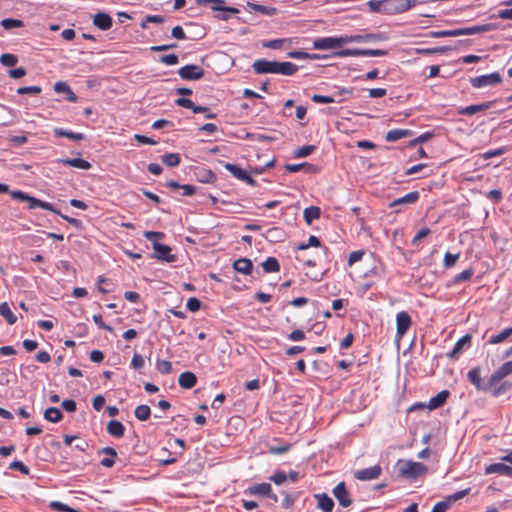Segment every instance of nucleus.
Wrapping results in <instances>:
<instances>
[{
    "label": "nucleus",
    "mask_w": 512,
    "mask_h": 512,
    "mask_svg": "<svg viewBox=\"0 0 512 512\" xmlns=\"http://www.w3.org/2000/svg\"><path fill=\"white\" fill-rule=\"evenodd\" d=\"M256 74H281L290 76L297 72L298 67L292 62L269 61L266 59L256 60L253 65Z\"/></svg>",
    "instance_id": "f257e3e1"
},
{
    "label": "nucleus",
    "mask_w": 512,
    "mask_h": 512,
    "mask_svg": "<svg viewBox=\"0 0 512 512\" xmlns=\"http://www.w3.org/2000/svg\"><path fill=\"white\" fill-rule=\"evenodd\" d=\"M490 29L491 25L485 24L451 30L432 31L430 32V36L433 38L457 37L462 35H474L482 32H487Z\"/></svg>",
    "instance_id": "f03ea898"
},
{
    "label": "nucleus",
    "mask_w": 512,
    "mask_h": 512,
    "mask_svg": "<svg viewBox=\"0 0 512 512\" xmlns=\"http://www.w3.org/2000/svg\"><path fill=\"white\" fill-rule=\"evenodd\" d=\"M399 474L408 479H415L427 472V467L420 463L412 460H399Z\"/></svg>",
    "instance_id": "7ed1b4c3"
},
{
    "label": "nucleus",
    "mask_w": 512,
    "mask_h": 512,
    "mask_svg": "<svg viewBox=\"0 0 512 512\" xmlns=\"http://www.w3.org/2000/svg\"><path fill=\"white\" fill-rule=\"evenodd\" d=\"M502 82V77L498 72H493L486 75L473 77L470 79V84L474 88H483L487 86H496Z\"/></svg>",
    "instance_id": "20e7f679"
},
{
    "label": "nucleus",
    "mask_w": 512,
    "mask_h": 512,
    "mask_svg": "<svg viewBox=\"0 0 512 512\" xmlns=\"http://www.w3.org/2000/svg\"><path fill=\"white\" fill-rule=\"evenodd\" d=\"M412 325V319L408 312L400 311L396 315V339L400 340L404 337Z\"/></svg>",
    "instance_id": "39448f33"
},
{
    "label": "nucleus",
    "mask_w": 512,
    "mask_h": 512,
    "mask_svg": "<svg viewBox=\"0 0 512 512\" xmlns=\"http://www.w3.org/2000/svg\"><path fill=\"white\" fill-rule=\"evenodd\" d=\"M337 55L345 57V56H369V57H381L387 55L386 50L382 49H344L337 53Z\"/></svg>",
    "instance_id": "423d86ee"
},
{
    "label": "nucleus",
    "mask_w": 512,
    "mask_h": 512,
    "mask_svg": "<svg viewBox=\"0 0 512 512\" xmlns=\"http://www.w3.org/2000/svg\"><path fill=\"white\" fill-rule=\"evenodd\" d=\"M205 74V71L202 67L195 64H189L186 66L181 67L178 70V75L183 80H199L201 79Z\"/></svg>",
    "instance_id": "0eeeda50"
},
{
    "label": "nucleus",
    "mask_w": 512,
    "mask_h": 512,
    "mask_svg": "<svg viewBox=\"0 0 512 512\" xmlns=\"http://www.w3.org/2000/svg\"><path fill=\"white\" fill-rule=\"evenodd\" d=\"M381 474L382 467L378 464L368 468L356 470L353 473L354 478L360 481H371L379 478Z\"/></svg>",
    "instance_id": "6e6552de"
},
{
    "label": "nucleus",
    "mask_w": 512,
    "mask_h": 512,
    "mask_svg": "<svg viewBox=\"0 0 512 512\" xmlns=\"http://www.w3.org/2000/svg\"><path fill=\"white\" fill-rule=\"evenodd\" d=\"M306 267H316L323 263H329V249L326 246L322 247V251L315 257H297Z\"/></svg>",
    "instance_id": "1a4fd4ad"
},
{
    "label": "nucleus",
    "mask_w": 512,
    "mask_h": 512,
    "mask_svg": "<svg viewBox=\"0 0 512 512\" xmlns=\"http://www.w3.org/2000/svg\"><path fill=\"white\" fill-rule=\"evenodd\" d=\"M512 374V361L503 363L497 370H495L488 380L489 386H494L503 380L505 377Z\"/></svg>",
    "instance_id": "9d476101"
},
{
    "label": "nucleus",
    "mask_w": 512,
    "mask_h": 512,
    "mask_svg": "<svg viewBox=\"0 0 512 512\" xmlns=\"http://www.w3.org/2000/svg\"><path fill=\"white\" fill-rule=\"evenodd\" d=\"M333 495L339 502V504L343 507H349L352 504V499L350 496V492L346 488L344 482H340L333 489Z\"/></svg>",
    "instance_id": "9b49d317"
},
{
    "label": "nucleus",
    "mask_w": 512,
    "mask_h": 512,
    "mask_svg": "<svg viewBox=\"0 0 512 512\" xmlns=\"http://www.w3.org/2000/svg\"><path fill=\"white\" fill-rule=\"evenodd\" d=\"M154 257L161 261L174 262L176 256L171 253V248L168 245L159 242L153 243Z\"/></svg>",
    "instance_id": "f8f14e48"
},
{
    "label": "nucleus",
    "mask_w": 512,
    "mask_h": 512,
    "mask_svg": "<svg viewBox=\"0 0 512 512\" xmlns=\"http://www.w3.org/2000/svg\"><path fill=\"white\" fill-rule=\"evenodd\" d=\"M347 42V39L336 38V37H326L318 39L314 42V47L316 49H333L341 46L342 43Z\"/></svg>",
    "instance_id": "ddd939ff"
},
{
    "label": "nucleus",
    "mask_w": 512,
    "mask_h": 512,
    "mask_svg": "<svg viewBox=\"0 0 512 512\" xmlns=\"http://www.w3.org/2000/svg\"><path fill=\"white\" fill-rule=\"evenodd\" d=\"M419 198H420L419 191H412V192H409L408 194H406L402 197H399V198L393 200L392 202H390L389 208L402 206V205L415 204L419 200Z\"/></svg>",
    "instance_id": "4468645a"
},
{
    "label": "nucleus",
    "mask_w": 512,
    "mask_h": 512,
    "mask_svg": "<svg viewBox=\"0 0 512 512\" xmlns=\"http://www.w3.org/2000/svg\"><path fill=\"white\" fill-rule=\"evenodd\" d=\"M93 24L100 30H109L113 25L112 17L104 12H99L93 16Z\"/></svg>",
    "instance_id": "2eb2a0df"
},
{
    "label": "nucleus",
    "mask_w": 512,
    "mask_h": 512,
    "mask_svg": "<svg viewBox=\"0 0 512 512\" xmlns=\"http://www.w3.org/2000/svg\"><path fill=\"white\" fill-rule=\"evenodd\" d=\"M449 396H450V393L448 390L440 391L438 394H436L435 396L430 398V400L427 404V408L429 410H435L437 408L442 407L446 403Z\"/></svg>",
    "instance_id": "dca6fc26"
},
{
    "label": "nucleus",
    "mask_w": 512,
    "mask_h": 512,
    "mask_svg": "<svg viewBox=\"0 0 512 512\" xmlns=\"http://www.w3.org/2000/svg\"><path fill=\"white\" fill-rule=\"evenodd\" d=\"M493 106L492 101L484 102L481 104L469 105L458 110L459 115H473L481 111L490 109Z\"/></svg>",
    "instance_id": "f3484780"
},
{
    "label": "nucleus",
    "mask_w": 512,
    "mask_h": 512,
    "mask_svg": "<svg viewBox=\"0 0 512 512\" xmlns=\"http://www.w3.org/2000/svg\"><path fill=\"white\" fill-rule=\"evenodd\" d=\"M28 203V208L29 209H34V208H42L44 210H48V211H51L55 214H59V210H57L53 204L49 203V202H46V201H43V200H40L38 198H35L33 196H30L28 197L27 201Z\"/></svg>",
    "instance_id": "a211bd4d"
},
{
    "label": "nucleus",
    "mask_w": 512,
    "mask_h": 512,
    "mask_svg": "<svg viewBox=\"0 0 512 512\" xmlns=\"http://www.w3.org/2000/svg\"><path fill=\"white\" fill-rule=\"evenodd\" d=\"M57 162L65 165V166H71V167L78 168L81 170H89L92 167V165L89 161L81 159V158L58 159Z\"/></svg>",
    "instance_id": "6ab92c4d"
},
{
    "label": "nucleus",
    "mask_w": 512,
    "mask_h": 512,
    "mask_svg": "<svg viewBox=\"0 0 512 512\" xmlns=\"http://www.w3.org/2000/svg\"><path fill=\"white\" fill-rule=\"evenodd\" d=\"M493 473L512 477V467L504 463H493L485 467V474Z\"/></svg>",
    "instance_id": "aec40b11"
},
{
    "label": "nucleus",
    "mask_w": 512,
    "mask_h": 512,
    "mask_svg": "<svg viewBox=\"0 0 512 512\" xmlns=\"http://www.w3.org/2000/svg\"><path fill=\"white\" fill-rule=\"evenodd\" d=\"M251 493L261 496H266L273 499L275 502L278 500L277 496L272 493V488L269 483H261L253 486L251 489Z\"/></svg>",
    "instance_id": "412c9836"
},
{
    "label": "nucleus",
    "mask_w": 512,
    "mask_h": 512,
    "mask_svg": "<svg viewBox=\"0 0 512 512\" xmlns=\"http://www.w3.org/2000/svg\"><path fill=\"white\" fill-rule=\"evenodd\" d=\"M179 386L185 389L193 388L197 383V377L193 372H183L178 378Z\"/></svg>",
    "instance_id": "4be33fe9"
},
{
    "label": "nucleus",
    "mask_w": 512,
    "mask_h": 512,
    "mask_svg": "<svg viewBox=\"0 0 512 512\" xmlns=\"http://www.w3.org/2000/svg\"><path fill=\"white\" fill-rule=\"evenodd\" d=\"M233 268L239 273L250 275L252 273L253 264L248 258H240L234 261Z\"/></svg>",
    "instance_id": "5701e85b"
},
{
    "label": "nucleus",
    "mask_w": 512,
    "mask_h": 512,
    "mask_svg": "<svg viewBox=\"0 0 512 512\" xmlns=\"http://www.w3.org/2000/svg\"><path fill=\"white\" fill-rule=\"evenodd\" d=\"M107 432L115 438H121L125 434V426L118 420H111L107 424Z\"/></svg>",
    "instance_id": "b1692460"
},
{
    "label": "nucleus",
    "mask_w": 512,
    "mask_h": 512,
    "mask_svg": "<svg viewBox=\"0 0 512 512\" xmlns=\"http://www.w3.org/2000/svg\"><path fill=\"white\" fill-rule=\"evenodd\" d=\"M317 499V506L324 512H332L334 508V502L331 497L326 493L315 495Z\"/></svg>",
    "instance_id": "393cba45"
},
{
    "label": "nucleus",
    "mask_w": 512,
    "mask_h": 512,
    "mask_svg": "<svg viewBox=\"0 0 512 512\" xmlns=\"http://www.w3.org/2000/svg\"><path fill=\"white\" fill-rule=\"evenodd\" d=\"M471 335L470 334H466L464 335L463 337H461L455 344L454 348L452 351H450L447 356L449 358H455L458 354L461 353V351L463 350V348L465 346H468L470 345V342H471Z\"/></svg>",
    "instance_id": "a878e982"
},
{
    "label": "nucleus",
    "mask_w": 512,
    "mask_h": 512,
    "mask_svg": "<svg viewBox=\"0 0 512 512\" xmlns=\"http://www.w3.org/2000/svg\"><path fill=\"white\" fill-rule=\"evenodd\" d=\"M99 453L106 454L109 457L103 458L101 460V465L106 468H111L115 464V458L117 456V452L112 447H104Z\"/></svg>",
    "instance_id": "bb28decb"
},
{
    "label": "nucleus",
    "mask_w": 512,
    "mask_h": 512,
    "mask_svg": "<svg viewBox=\"0 0 512 512\" xmlns=\"http://www.w3.org/2000/svg\"><path fill=\"white\" fill-rule=\"evenodd\" d=\"M412 135V131L408 129H393L387 132L386 141L395 142L402 138H406Z\"/></svg>",
    "instance_id": "cd10ccee"
},
{
    "label": "nucleus",
    "mask_w": 512,
    "mask_h": 512,
    "mask_svg": "<svg viewBox=\"0 0 512 512\" xmlns=\"http://www.w3.org/2000/svg\"><path fill=\"white\" fill-rule=\"evenodd\" d=\"M247 8L250 11H256L267 16H273L277 14V9L275 7H267L253 2H247Z\"/></svg>",
    "instance_id": "c85d7f7f"
},
{
    "label": "nucleus",
    "mask_w": 512,
    "mask_h": 512,
    "mask_svg": "<svg viewBox=\"0 0 512 512\" xmlns=\"http://www.w3.org/2000/svg\"><path fill=\"white\" fill-rule=\"evenodd\" d=\"M480 368L479 367H474L472 368L471 370H469L468 374H467V377L469 379V381L475 386L476 389L478 390H482L484 389V386H483V381H482V378L480 376Z\"/></svg>",
    "instance_id": "c756f323"
},
{
    "label": "nucleus",
    "mask_w": 512,
    "mask_h": 512,
    "mask_svg": "<svg viewBox=\"0 0 512 512\" xmlns=\"http://www.w3.org/2000/svg\"><path fill=\"white\" fill-rule=\"evenodd\" d=\"M321 210L317 206H310L304 209L303 217L308 225L320 218Z\"/></svg>",
    "instance_id": "7c9ffc66"
},
{
    "label": "nucleus",
    "mask_w": 512,
    "mask_h": 512,
    "mask_svg": "<svg viewBox=\"0 0 512 512\" xmlns=\"http://www.w3.org/2000/svg\"><path fill=\"white\" fill-rule=\"evenodd\" d=\"M44 418L52 423H58L62 420L63 414L56 407L47 408L44 412Z\"/></svg>",
    "instance_id": "2f4dec72"
},
{
    "label": "nucleus",
    "mask_w": 512,
    "mask_h": 512,
    "mask_svg": "<svg viewBox=\"0 0 512 512\" xmlns=\"http://www.w3.org/2000/svg\"><path fill=\"white\" fill-rule=\"evenodd\" d=\"M0 315L3 316L10 325L15 324L17 321V316L11 311L7 302L0 304Z\"/></svg>",
    "instance_id": "473e14b6"
},
{
    "label": "nucleus",
    "mask_w": 512,
    "mask_h": 512,
    "mask_svg": "<svg viewBox=\"0 0 512 512\" xmlns=\"http://www.w3.org/2000/svg\"><path fill=\"white\" fill-rule=\"evenodd\" d=\"M54 134L55 136H58V137H66V138H69L73 141H81L84 139V134L83 133H74L72 131H67L63 128H55L54 129Z\"/></svg>",
    "instance_id": "72a5a7b5"
},
{
    "label": "nucleus",
    "mask_w": 512,
    "mask_h": 512,
    "mask_svg": "<svg viewBox=\"0 0 512 512\" xmlns=\"http://www.w3.org/2000/svg\"><path fill=\"white\" fill-rule=\"evenodd\" d=\"M224 168L229 171L238 180L244 181L248 172L235 164L225 163Z\"/></svg>",
    "instance_id": "f704fd0d"
},
{
    "label": "nucleus",
    "mask_w": 512,
    "mask_h": 512,
    "mask_svg": "<svg viewBox=\"0 0 512 512\" xmlns=\"http://www.w3.org/2000/svg\"><path fill=\"white\" fill-rule=\"evenodd\" d=\"M224 0H211L210 7L213 11L229 12L231 14H238L239 10L235 7L224 6Z\"/></svg>",
    "instance_id": "c9c22d12"
},
{
    "label": "nucleus",
    "mask_w": 512,
    "mask_h": 512,
    "mask_svg": "<svg viewBox=\"0 0 512 512\" xmlns=\"http://www.w3.org/2000/svg\"><path fill=\"white\" fill-rule=\"evenodd\" d=\"M262 267L266 273H275L280 270L279 261L275 257H268L263 261Z\"/></svg>",
    "instance_id": "e433bc0d"
},
{
    "label": "nucleus",
    "mask_w": 512,
    "mask_h": 512,
    "mask_svg": "<svg viewBox=\"0 0 512 512\" xmlns=\"http://www.w3.org/2000/svg\"><path fill=\"white\" fill-rule=\"evenodd\" d=\"M134 414L139 421H146L151 415V409L148 405H138L135 408Z\"/></svg>",
    "instance_id": "4c0bfd02"
},
{
    "label": "nucleus",
    "mask_w": 512,
    "mask_h": 512,
    "mask_svg": "<svg viewBox=\"0 0 512 512\" xmlns=\"http://www.w3.org/2000/svg\"><path fill=\"white\" fill-rule=\"evenodd\" d=\"M512 335V327L506 328L501 331L499 334L493 335L488 340L489 344H498L505 341L508 337Z\"/></svg>",
    "instance_id": "58836bf2"
},
{
    "label": "nucleus",
    "mask_w": 512,
    "mask_h": 512,
    "mask_svg": "<svg viewBox=\"0 0 512 512\" xmlns=\"http://www.w3.org/2000/svg\"><path fill=\"white\" fill-rule=\"evenodd\" d=\"M162 161L168 167H176L180 164L181 158L178 153H168L162 156Z\"/></svg>",
    "instance_id": "ea45409f"
},
{
    "label": "nucleus",
    "mask_w": 512,
    "mask_h": 512,
    "mask_svg": "<svg viewBox=\"0 0 512 512\" xmlns=\"http://www.w3.org/2000/svg\"><path fill=\"white\" fill-rule=\"evenodd\" d=\"M393 3L396 4V7L399 13H403L414 7L418 1L417 0H393Z\"/></svg>",
    "instance_id": "a19ab883"
},
{
    "label": "nucleus",
    "mask_w": 512,
    "mask_h": 512,
    "mask_svg": "<svg viewBox=\"0 0 512 512\" xmlns=\"http://www.w3.org/2000/svg\"><path fill=\"white\" fill-rule=\"evenodd\" d=\"M1 26L4 29L9 30L12 28L23 27L24 23L22 20L19 19L5 18L1 21Z\"/></svg>",
    "instance_id": "79ce46f5"
},
{
    "label": "nucleus",
    "mask_w": 512,
    "mask_h": 512,
    "mask_svg": "<svg viewBox=\"0 0 512 512\" xmlns=\"http://www.w3.org/2000/svg\"><path fill=\"white\" fill-rule=\"evenodd\" d=\"M0 62L7 67H13L17 64L18 58L14 54L5 53L0 56Z\"/></svg>",
    "instance_id": "37998d69"
},
{
    "label": "nucleus",
    "mask_w": 512,
    "mask_h": 512,
    "mask_svg": "<svg viewBox=\"0 0 512 512\" xmlns=\"http://www.w3.org/2000/svg\"><path fill=\"white\" fill-rule=\"evenodd\" d=\"M473 274H474V271L472 268L466 269V270L462 271L461 273L454 276L453 283L457 284V283H461L464 281H468L471 279Z\"/></svg>",
    "instance_id": "c03bdc74"
},
{
    "label": "nucleus",
    "mask_w": 512,
    "mask_h": 512,
    "mask_svg": "<svg viewBox=\"0 0 512 512\" xmlns=\"http://www.w3.org/2000/svg\"><path fill=\"white\" fill-rule=\"evenodd\" d=\"M290 43L289 39H274L269 40L266 42H263V47L270 48V49H280L284 46V44Z\"/></svg>",
    "instance_id": "a18cd8bd"
},
{
    "label": "nucleus",
    "mask_w": 512,
    "mask_h": 512,
    "mask_svg": "<svg viewBox=\"0 0 512 512\" xmlns=\"http://www.w3.org/2000/svg\"><path fill=\"white\" fill-rule=\"evenodd\" d=\"M310 246H314V247H323L321 246V242L319 240L318 237L314 236V235H311L308 239V243H301L299 244L296 249L297 250H306L308 249Z\"/></svg>",
    "instance_id": "49530a36"
},
{
    "label": "nucleus",
    "mask_w": 512,
    "mask_h": 512,
    "mask_svg": "<svg viewBox=\"0 0 512 512\" xmlns=\"http://www.w3.org/2000/svg\"><path fill=\"white\" fill-rule=\"evenodd\" d=\"M459 259V254H452L446 252L443 259V265L445 268H452Z\"/></svg>",
    "instance_id": "de8ad7c7"
},
{
    "label": "nucleus",
    "mask_w": 512,
    "mask_h": 512,
    "mask_svg": "<svg viewBox=\"0 0 512 512\" xmlns=\"http://www.w3.org/2000/svg\"><path fill=\"white\" fill-rule=\"evenodd\" d=\"M469 492H470V488L460 490V491L455 492L454 494L447 496L445 499L447 501H449L450 505H452L454 502H456V501L464 498L466 495H468Z\"/></svg>",
    "instance_id": "09e8293b"
},
{
    "label": "nucleus",
    "mask_w": 512,
    "mask_h": 512,
    "mask_svg": "<svg viewBox=\"0 0 512 512\" xmlns=\"http://www.w3.org/2000/svg\"><path fill=\"white\" fill-rule=\"evenodd\" d=\"M156 368L161 374H169L172 371V364L168 360H159L156 363Z\"/></svg>",
    "instance_id": "8fccbe9b"
},
{
    "label": "nucleus",
    "mask_w": 512,
    "mask_h": 512,
    "mask_svg": "<svg viewBox=\"0 0 512 512\" xmlns=\"http://www.w3.org/2000/svg\"><path fill=\"white\" fill-rule=\"evenodd\" d=\"M431 233V230L428 227H422L416 235L413 237L411 244L413 246H417L419 241L423 238L427 237Z\"/></svg>",
    "instance_id": "3c124183"
},
{
    "label": "nucleus",
    "mask_w": 512,
    "mask_h": 512,
    "mask_svg": "<svg viewBox=\"0 0 512 512\" xmlns=\"http://www.w3.org/2000/svg\"><path fill=\"white\" fill-rule=\"evenodd\" d=\"M42 91L41 87L40 86H24V87H19L17 89V93L19 95H24V94H34V95H37V94H40Z\"/></svg>",
    "instance_id": "603ef678"
},
{
    "label": "nucleus",
    "mask_w": 512,
    "mask_h": 512,
    "mask_svg": "<svg viewBox=\"0 0 512 512\" xmlns=\"http://www.w3.org/2000/svg\"><path fill=\"white\" fill-rule=\"evenodd\" d=\"M164 22V17L161 15H148L145 17V19L141 22L140 26L143 29L147 28V23H162Z\"/></svg>",
    "instance_id": "864d4df0"
},
{
    "label": "nucleus",
    "mask_w": 512,
    "mask_h": 512,
    "mask_svg": "<svg viewBox=\"0 0 512 512\" xmlns=\"http://www.w3.org/2000/svg\"><path fill=\"white\" fill-rule=\"evenodd\" d=\"M286 170L289 171V172H298L300 170H302L303 168L306 169V171H311L313 169V165H310V164H307V163H302V164H287L286 165Z\"/></svg>",
    "instance_id": "5fc2aeb1"
},
{
    "label": "nucleus",
    "mask_w": 512,
    "mask_h": 512,
    "mask_svg": "<svg viewBox=\"0 0 512 512\" xmlns=\"http://www.w3.org/2000/svg\"><path fill=\"white\" fill-rule=\"evenodd\" d=\"M9 468L11 470L20 471L24 475H28L30 472L29 468L22 461L19 460H15L12 463H10Z\"/></svg>",
    "instance_id": "6e6d98bb"
},
{
    "label": "nucleus",
    "mask_w": 512,
    "mask_h": 512,
    "mask_svg": "<svg viewBox=\"0 0 512 512\" xmlns=\"http://www.w3.org/2000/svg\"><path fill=\"white\" fill-rule=\"evenodd\" d=\"M506 151H507L506 147H500V148H497V149H494V150H489V151L483 153L481 155V157L483 159L487 160V159H490V158H493V157H498V156L504 154Z\"/></svg>",
    "instance_id": "4d7b16f0"
},
{
    "label": "nucleus",
    "mask_w": 512,
    "mask_h": 512,
    "mask_svg": "<svg viewBox=\"0 0 512 512\" xmlns=\"http://www.w3.org/2000/svg\"><path fill=\"white\" fill-rule=\"evenodd\" d=\"M314 149H315V147L313 145L302 146L296 150L295 157H297V158L307 157L314 151Z\"/></svg>",
    "instance_id": "13d9d810"
},
{
    "label": "nucleus",
    "mask_w": 512,
    "mask_h": 512,
    "mask_svg": "<svg viewBox=\"0 0 512 512\" xmlns=\"http://www.w3.org/2000/svg\"><path fill=\"white\" fill-rule=\"evenodd\" d=\"M159 61L165 65L172 66L179 62V58L176 54H168L161 56Z\"/></svg>",
    "instance_id": "bf43d9fd"
},
{
    "label": "nucleus",
    "mask_w": 512,
    "mask_h": 512,
    "mask_svg": "<svg viewBox=\"0 0 512 512\" xmlns=\"http://www.w3.org/2000/svg\"><path fill=\"white\" fill-rule=\"evenodd\" d=\"M186 307L191 312H197L201 307V302L198 298L190 297L187 300Z\"/></svg>",
    "instance_id": "052dcab7"
},
{
    "label": "nucleus",
    "mask_w": 512,
    "mask_h": 512,
    "mask_svg": "<svg viewBox=\"0 0 512 512\" xmlns=\"http://www.w3.org/2000/svg\"><path fill=\"white\" fill-rule=\"evenodd\" d=\"M367 5L372 12H383L384 0H370Z\"/></svg>",
    "instance_id": "680f3d73"
},
{
    "label": "nucleus",
    "mask_w": 512,
    "mask_h": 512,
    "mask_svg": "<svg viewBox=\"0 0 512 512\" xmlns=\"http://www.w3.org/2000/svg\"><path fill=\"white\" fill-rule=\"evenodd\" d=\"M164 233L163 232H157V231H146L144 233V237L151 241L152 244L155 243V242H158L159 239H162L164 237Z\"/></svg>",
    "instance_id": "e2e57ef3"
},
{
    "label": "nucleus",
    "mask_w": 512,
    "mask_h": 512,
    "mask_svg": "<svg viewBox=\"0 0 512 512\" xmlns=\"http://www.w3.org/2000/svg\"><path fill=\"white\" fill-rule=\"evenodd\" d=\"M311 100L315 103H322V104H329V103H334L335 100L333 97L331 96H324V95H319V94H314L312 97H311Z\"/></svg>",
    "instance_id": "0e129e2a"
},
{
    "label": "nucleus",
    "mask_w": 512,
    "mask_h": 512,
    "mask_svg": "<svg viewBox=\"0 0 512 512\" xmlns=\"http://www.w3.org/2000/svg\"><path fill=\"white\" fill-rule=\"evenodd\" d=\"M364 256V251L356 250L350 253L348 258V265L352 266L354 263L360 261Z\"/></svg>",
    "instance_id": "69168bd1"
},
{
    "label": "nucleus",
    "mask_w": 512,
    "mask_h": 512,
    "mask_svg": "<svg viewBox=\"0 0 512 512\" xmlns=\"http://www.w3.org/2000/svg\"><path fill=\"white\" fill-rule=\"evenodd\" d=\"M270 479L276 484L281 485L287 480V474L284 471H278Z\"/></svg>",
    "instance_id": "338daca9"
},
{
    "label": "nucleus",
    "mask_w": 512,
    "mask_h": 512,
    "mask_svg": "<svg viewBox=\"0 0 512 512\" xmlns=\"http://www.w3.org/2000/svg\"><path fill=\"white\" fill-rule=\"evenodd\" d=\"M451 507L449 501L446 499L440 502H437L432 508L431 512H447V510Z\"/></svg>",
    "instance_id": "774afa93"
}]
</instances>
